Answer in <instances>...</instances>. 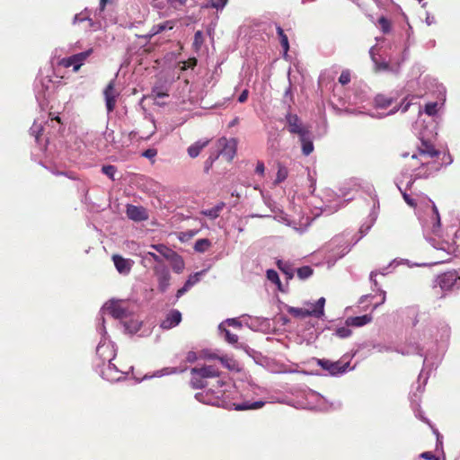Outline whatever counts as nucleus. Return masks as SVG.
<instances>
[{"label": "nucleus", "mask_w": 460, "mask_h": 460, "mask_svg": "<svg viewBox=\"0 0 460 460\" xmlns=\"http://www.w3.org/2000/svg\"><path fill=\"white\" fill-rule=\"evenodd\" d=\"M156 155V151L155 149H147L143 153V155L147 158H152Z\"/></svg>", "instance_id": "50"}, {"label": "nucleus", "mask_w": 460, "mask_h": 460, "mask_svg": "<svg viewBox=\"0 0 460 460\" xmlns=\"http://www.w3.org/2000/svg\"><path fill=\"white\" fill-rule=\"evenodd\" d=\"M208 358H217V359H218V358H219V357L216 356L215 354H209V355L208 356Z\"/></svg>", "instance_id": "60"}, {"label": "nucleus", "mask_w": 460, "mask_h": 460, "mask_svg": "<svg viewBox=\"0 0 460 460\" xmlns=\"http://www.w3.org/2000/svg\"><path fill=\"white\" fill-rule=\"evenodd\" d=\"M112 261L116 270L123 275H127L130 272L133 261L129 259H125L119 254L112 255Z\"/></svg>", "instance_id": "12"}, {"label": "nucleus", "mask_w": 460, "mask_h": 460, "mask_svg": "<svg viewBox=\"0 0 460 460\" xmlns=\"http://www.w3.org/2000/svg\"><path fill=\"white\" fill-rule=\"evenodd\" d=\"M227 322L230 325L241 327V323L235 319H229Z\"/></svg>", "instance_id": "54"}, {"label": "nucleus", "mask_w": 460, "mask_h": 460, "mask_svg": "<svg viewBox=\"0 0 460 460\" xmlns=\"http://www.w3.org/2000/svg\"><path fill=\"white\" fill-rule=\"evenodd\" d=\"M372 321V316L369 314H364L361 316L349 317L346 320L347 326L360 327L369 323Z\"/></svg>", "instance_id": "16"}, {"label": "nucleus", "mask_w": 460, "mask_h": 460, "mask_svg": "<svg viewBox=\"0 0 460 460\" xmlns=\"http://www.w3.org/2000/svg\"><path fill=\"white\" fill-rule=\"evenodd\" d=\"M404 200L411 207H414L416 203L407 194H403Z\"/></svg>", "instance_id": "53"}, {"label": "nucleus", "mask_w": 460, "mask_h": 460, "mask_svg": "<svg viewBox=\"0 0 460 460\" xmlns=\"http://www.w3.org/2000/svg\"><path fill=\"white\" fill-rule=\"evenodd\" d=\"M210 246H211V242L208 239H207V238L199 239L195 243L194 250L199 252H204L208 251V249Z\"/></svg>", "instance_id": "27"}, {"label": "nucleus", "mask_w": 460, "mask_h": 460, "mask_svg": "<svg viewBox=\"0 0 460 460\" xmlns=\"http://www.w3.org/2000/svg\"><path fill=\"white\" fill-rule=\"evenodd\" d=\"M174 25H175V22L172 21V20L165 21L159 24H155L152 27L149 36L150 37L155 36L156 34L163 32L165 30H172L174 27Z\"/></svg>", "instance_id": "18"}, {"label": "nucleus", "mask_w": 460, "mask_h": 460, "mask_svg": "<svg viewBox=\"0 0 460 460\" xmlns=\"http://www.w3.org/2000/svg\"><path fill=\"white\" fill-rule=\"evenodd\" d=\"M167 4L177 9L179 6H183L186 4L187 0H166Z\"/></svg>", "instance_id": "42"}, {"label": "nucleus", "mask_w": 460, "mask_h": 460, "mask_svg": "<svg viewBox=\"0 0 460 460\" xmlns=\"http://www.w3.org/2000/svg\"><path fill=\"white\" fill-rule=\"evenodd\" d=\"M266 276H267V279L271 281L272 283H275V284H280V280H279V274L276 270H268L267 272H266Z\"/></svg>", "instance_id": "35"}, {"label": "nucleus", "mask_w": 460, "mask_h": 460, "mask_svg": "<svg viewBox=\"0 0 460 460\" xmlns=\"http://www.w3.org/2000/svg\"><path fill=\"white\" fill-rule=\"evenodd\" d=\"M379 67L382 68V69H387L388 68V64L387 63H382L379 65Z\"/></svg>", "instance_id": "59"}, {"label": "nucleus", "mask_w": 460, "mask_h": 460, "mask_svg": "<svg viewBox=\"0 0 460 460\" xmlns=\"http://www.w3.org/2000/svg\"><path fill=\"white\" fill-rule=\"evenodd\" d=\"M324 304H325V298L324 297H321V298H319L317 300L315 305H314V308L311 310L312 314H313V316H315V317L319 318L322 315H323Z\"/></svg>", "instance_id": "26"}, {"label": "nucleus", "mask_w": 460, "mask_h": 460, "mask_svg": "<svg viewBox=\"0 0 460 460\" xmlns=\"http://www.w3.org/2000/svg\"><path fill=\"white\" fill-rule=\"evenodd\" d=\"M276 30H277V33L279 38L280 45L284 50V55H287L288 51L289 50V43H288V36L286 35V33L284 32V30L280 26H277Z\"/></svg>", "instance_id": "22"}, {"label": "nucleus", "mask_w": 460, "mask_h": 460, "mask_svg": "<svg viewBox=\"0 0 460 460\" xmlns=\"http://www.w3.org/2000/svg\"><path fill=\"white\" fill-rule=\"evenodd\" d=\"M199 275L200 273H195L194 275H190L187 281L185 282L187 287L190 288L193 285H195L199 280Z\"/></svg>", "instance_id": "40"}, {"label": "nucleus", "mask_w": 460, "mask_h": 460, "mask_svg": "<svg viewBox=\"0 0 460 460\" xmlns=\"http://www.w3.org/2000/svg\"><path fill=\"white\" fill-rule=\"evenodd\" d=\"M190 373L200 375L204 379L211 377H218L220 371L213 366H204L202 367H193Z\"/></svg>", "instance_id": "14"}, {"label": "nucleus", "mask_w": 460, "mask_h": 460, "mask_svg": "<svg viewBox=\"0 0 460 460\" xmlns=\"http://www.w3.org/2000/svg\"><path fill=\"white\" fill-rule=\"evenodd\" d=\"M190 383L194 388H203L207 385L205 379L200 375L195 373H191Z\"/></svg>", "instance_id": "29"}, {"label": "nucleus", "mask_w": 460, "mask_h": 460, "mask_svg": "<svg viewBox=\"0 0 460 460\" xmlns=\"http://www.w3.org/2000/svg\"><path fill=\"white\" fill-rule=\"evenodd\" d=\"M277 265H278V268L284 274L288 275L289 279H291L293 277V270H292L291 266L288 262L283 261L281 260H279L277 261Z\"/></svg>", "instance_id": "32"}, {"label": "nucleus", "mask_w": 460, "mask_h": 460, "mask_svg": "<svg viewBox=\"0 0 460 460\" xmlns=\"http://www.w3.org/2000/svg\"><path fill=\"white\" fill-rule=\"evenodd\" d=\"M109 0H100V12H103Z\"/></svg>", "instance_id": "56"}, {"label": "nucleus", "mask_w": 460, "mask_h": 460, "mask_svg": "<svg viewBox=\"0 0 460 460\" xmlns=\"http://www.w3.org/2000/svg\"><path fill=\"white\" fill-rule=\"evenodd\" d=\"M154 274L157 278L158 288L161 292H165L170 285L171 275L168 268L164 264H157L153 268Z\"/></svg>", "instance_id": "6"}, {"label": "nucleus", "mask_w": 460, "mask_h": 460, "mask_svg": "<svg viewBox=\"0 0 460 460\" xmlns=\"http://www.w3.org/2000/svg\"><path fill=\"white\" fill-rule=\"evenodd\" d=\"M153 93L156 98H164L168 96L167 93L158 90L157 88L153 90Z\"/></svg>", "instance_id": "48"}, {"label": "nucleus", "mask_w": 460, "mask_h": 460, "mask_svg": "<svg viewBox=\"0 0 460 460\" xmlns=\"http://www.w3.org/2000/svg\"><path fill=\"white\" fill-rule=\"evenodd\" d=\"M181 321V314L178 310H172L162 322L161 327L163 329H171L178 325Z\"/></svg>", "instance_id": "13"}, {"label": "nucleus", "mask_w": 460, "mask_h": 460, "mask_svg": "<svg viewBox=\"0 0 460 460\" xmlns=\"http://www.w3.org/2000/svg\"><path fill=\"white\" fill-rule=\"evenodd\" d=\"M209 140H199L195 143H193L191 146H190L187 149L188 155L191 158H196L199 156L200 152L208 145Z\"/></svg>", "instance_id": "15"}, {"label": "nucleus", "mask_w": 460, "mask_h": 460, "mask_svg": "<svg viewBox=\"0 0 460 460\" xmlns=\"http://www.w3.org/2000/svg\"><path fill=\"white\" fill-rule=\"evenodd\" d=\"M186 359L189 361V362H194L196 359H197V355L195 352L193 351H189L188 354H187V357H186Z\"/></svg>", "instance_id": "51"}, {"label": "nucleus", "mask_w": 460, "mask_h": 460, "mask_svg": "<svg viewBox=\"0 0 460 460\" xmlns=\"http://www.w3.org/2000/svg\"><path fill=\"white\" fill-rule=\"evenodd\" d=\"M460 279L457 272L447 271L438 278L439 287L444 290H450L456 285V281Z\"/></svg>", "instance_id": "10"}, {"label": "nucleus", "mask_w": 460, "mask_h": 460, "mask_svg": "<svg viewBox=\"0 0 460 460\" xmlns=\"http://www.w3.org/2000/svg\"><path fill=\"white\" fill-rule=\"evenodd\" d=\"M123 324L126 331L129 333H136L141 327V322L137 319L124 320Z\"/></svg>", "instance_id": "21"}, {"label": "nucleus", "mask_w": 460, "mask_h": 460, "mask_svg": "<svg viewBox=\"0 0 460 460\" xmlns=\"http://www.w3.org/2000/svg\"><path fill=\"white\" fill-rule=\"evenodd\" d=\"M420 457L427 459V460H437L435 455L432 452H423L420 455Z\"/></svg>", "instance_id": "45"}, {"label": "nucleus", "mask_w": 460, "mask_h": 460, "mask_svg": "<svg viewBox=\"0 0 460 460\" xmlns=\"http://www.w3.org/2000/svg\"><path fill=\"white\" fill-rule=\"evenodd\" d=\"M102 172L111 180H114V174L117 172V169L114 165H103L102 167Z\"/></svg>", "instance_id": "33"}, {"label": "nucleus", "mask_w": 460, "mask_h": 460, "mask_svg": "<svg viewBox=\"0 0 460 460\" xmlns=\"http://www.w3.org/2000/svg\"><path fill=\"white\" fill-rule=\"evenodd\" d=\"M288 312L292 316L301 319L306 318L308 316H313L312 311L305 308L289 306L288 308Z\"/></svg>", "instance_id": "19"}, {"label": "nucleus", "mask_w": 460, "mask_h": 460, "mask_svg": "<svg viewBox=\"0 0 460 460\" xmlns=\"http://www.w3.org/2000/svg\"><path fill=\"white\" fill-rule=\"evenodd\" d=\"M265 404L262 401H257L254 402H243L235 405V410L237 411H246V410H257L261 408Z\"/></svg>", "instance_id": "20"}, {"label": "nucleus", "mask_w": 460, "mask_h": 460, "mask_svg": "<svg viewBox=\"0 0 460 460\" xmlns=\"http://www.w3.org/2000/svg\"><path fill=\"white\" fill-rule=\"evenodd\" d=\"M52 119H55V120H57L58 122H59V123H60V118H59L58 116H57V117L53 118Z\"/></svg>", "instance_id": "62"}, {"label": "nucleus", "mask_w": 460, "mask_h": 460, "mask_svg": "<svg viewBox=\"0 0 460 460\" xmlns=\"http://www.w3.org/2000/svg\"><path fill=\"white\" fill-rule=\"evenodd\" d=\"M224 206L225 204L221 202L220 204L217 205L212 208L203 210L201 213L211 219H215L219 217V213L223 209Z\"/></svg>", "instance_id": "24"}, {"label": "nucleus", "mask_w": 460, "mask_h": 460, "mask_svg": "<svg viewBox=\"0 0 460 460\" xmlns=\"http://www.w3.org/2000/svg\"><path fill=\"white\" fill-rule=\"evenodd\" d=\"M217 158V155L216 157H213V156H209L206 161H205V172H208L209 171V169L212 167L215 160Z\"/></svg>", "instance_id": "43"}, {"label": "nucleus", "mask_w": 460, "mask_h": 460, "mask_svg": "<svg viewBox=\"0 0 460 460\" xmlns=\"http://www.w3.org/2000/svg\"><path fill=\"white\" fill-rule=\"evenodd\" d=\"M218 146L221 147L220 154L225 156L228 162L232 161L236 153V141L234 138L227 139L221 137L218 139Z\"/></svg>", "instance_id": "8"}, {"label": "nucleus", "mask_w": 460, "mask_h": 460, "mask_svg": "<svg viewBox=\"0 0 460 460\" xmlns=\"http://www.w3.org/2000/svg\"><path fill=\"white\" fill-rule=\"evenodd\" d=\"M350 82V73L349 70H343L339 77V83L342 85L348 84Z\"/></svg>", "instance_id": "37"}, {"label": "nucleus", "mask_w": 460, "mask_h": 460, "mask_svg": "<svg viewBox=\"0 0 460 460\" xmlns=\"http://www.w3.org/2000/svg\"><path fill=\"white\" fill-rule=\"evenodd\" d=\"M226 341L230 344H235L238 341V336L234 333H232L229 330L224 329Z\"/></svg>", "instance_id": "36"}, {"label": "nucleus", "mask_w": 460, "mask_h": 460, "mask_svg": "<svg viewBox=\"0 0 460 460\" xmlns=\"http://www.w3.org/2000/svg\"><path fill=\"white\" fill-rule=\"evenodd\" d=\"M194 40L195 43H199L202 40V32L200 31L195 32Z\"/></svg>", "instance_id": "52"}, {"label": "nucleus", "mask_w": 460, "mask_h": 460, "mask_svg": "<svg viewBox=\"0 0 460 460\" xmlns=\"http://www.w3.org/2000/svg\"><path fill=\"white\" fill-rule=\"evenodd\" d=\"M374 276H375V274L372 272L370 275V279H371V280H373L375 282V285H376V281L374 280Z\"/></svg>", "instance_id": "61"}, {"label": "nucleus", "mask_w": 460, "mask_h": 460, "mask_svg": "<svg viewBox=\"0 0 460 460\" xmlns=\"http://www.w3.org/2000/svg\"><path fill=\"white\" fill-rule=\"evenodd\" d=\"M376 105L381 109H386L393 103V99L385 95L379 94L375 99Z\"/></svg>", "instance_id": "25"}, {"label": "nucleus", "mask_w": 460, "mask_h": 460, "mask_svg": "<svg viewBox=\"0 0 460 460\" xmlns=\"http://www.w3.org/2000/svg\"><path fill=\"white\" fill-rule=\"evenodd\" d=\"M218 359L221 361V363L226 367V368L233 370L235 368V361L232 358H227L226 356H223L218 358Z\"/></svg>", "instance_id": "34"}, {"label": "nucleus", "mask_w": 460, "mask_h": 460, "mask_svg": "<svg viewBox=\"0 0 460 460\" xmlns=\"http://www.w3.org/2000/svg\"><path fill=\"white\" fill-rule=\"evenodd\" d=\"M316 363L332 376L345 373L349 367V361L343 362V359L333 362L325 358H317Z\"/></svg>", "instance_id": "5"}, {"label": "nucleus", "mask_w": 460, "mask_h": 460, "mask_svg": "<svg viewBox=\"0 0 460 460\" xmlns=\"http://www.w3.org/2000/svg\"><path fill=\"white\" fill-rule=\"evenodd\" d=\"M86 18L82 17L81 14H76L74 18V23L84 22Z\"/></svg>", "instance_id": "55"}, {"label": "nucleus", "mask_w": 460, "mask_h": 460, "mask_svg": "<svg viewBox=\"0 0 460 460\" xmlns=\"http://www.w3.org/2000/svg\"><path fill=\"white\" fill-rule=\"evenodd\" d=\"M336 333L341 338H347L351 335V330L348 327H341L337 329Z\"/></svg>", "instance_id": "39"}, {"label": "nucleus", "mask_w": 460, "mask_h": 460, "mask_svg": "<svg viewBox=\"0 0 460 460\" xmlns=\"http://www.w3.org/2000/svg\"><path fill=\"white\" fill-rule=\"evenodd\" d=\"M217 390L208 389L207 391L198 393L195 395L196 399L205 404L219 405L221 402V398L224 395V391L220 388L225 385V383L221 380H217Z\"/></svg>", "instance_id": "2"}, {"label": "nucleus", "mask_w": 460, "mask_h": 460, "mask_svg": "<svg viewBox=\"0 0 460 460\" xmlns=\"http://www.w3.org/2000/svg\"><path fill=\"white\" fill-rule=\"evenodd\" d=\"M437 107V102H429L425 105V112L429 116L435 115L438 111Z\"/></svg>", "instance_id": "38"}, {"label": "nucleus", "mask_w": 460, "mask_h": 460, "mask_svg": "<svg viewBox=\"0 0 460 460\" xmlns=\"http://www.w3.org/2000/svg\"><path fill=\"white\" fill-rule=\"evenodd\" d=\"M286 119L290 133L297 134L299 137L308 134V130L303 126L297 115L288 113L286 116Z\"/></svg>", "instance_id": "9"}, {"label": "nucleus", "mask_w": 460, "mask_h": 460, "mask_svg": "<svg viewBox=\"0 0 460 460\" xmlns=\"http://www.w3.org/2000/svg\"><path fill=\"white\" fill-rule=\"evenodd\" d=\"M408 106H409V104L405 105V106L403 107V109H402V111H407V109H408Z\"/></svg>", "instance_id": "63"}, {"label": "nucleus", "mask_w": 460, "mask_h": 460, "mask_svg": "<svg viewBox=\"0 0 460 460\" xmlns=\"http://www.w3.org/2000/svg\"><path fill=\"white\" fill-rule=\"evenodd\" d=\"M302 143V152L305 155H309L314 151V144L306 138V136L300 137Z\"/></svg>", "instance_id": "28"}, {"label": "nucleus", "mask_w": 460, "mask_h": 460, "mask_svg": "<svg viewBox=\"0 0 460 460\" xmlns=\"http://www.w3.org/2000/svg\"><path fill=\"white\" fill-rule=\"evenodd\" d=\"M103 95L105 99L107 111L109 113L112 112L116 107L117 97L119 96V93H117L115 89L114 80L109 82V84L103 91Z\"/></svg>", "instance_id": "7"}, {"label": "nucleus", "mask_w": 460, "mask_h": 460, "mask_svg": "<svg viewBox=\"0 0 460 460\" xmlns=\"http://www.w3.org/2000/svg\"><path fill=\"white\" fill-rule=\"evenodd\" d=\"M433 212L436 215V217L438 220V225L439 226L440 225V217H439L438 211V208H436V206H433Z\"/></svg>", "instance_id": "58"}, {"label": "nucleus", "mask_w": 460, "mask_h": 460, "mask_svg": "<svg viewBox=\"0 0 460 460\" xmlns=\"http://www.w3.org/2000/svg\"><path fill=\"white\" fill-rule=\"evenodd\" d=\"M439 155L440 152L430 141L421 138L417 153L411 156L402 155L405 158L402 173L410 178L411 182L418 179H428L441 168Z\"/></svg>", "instance_id": "1"}, {"label": "nucleus", "mask_w": 460, "mask_h": 460, "mask_svg": "<svg viewBox=\"0 0 460 460\" xmlns=\"http://www.w3.org/2000/svg\"><path fill=\"white\" fill-rule=\"evenodd\" d=\"M297 277L300 279H306L309 277H311L314 273L313 269L310 266H303L301 268H298L297 270Z\"/></svg>", "instance_id": "31"}, {"label": "nucleus", "mask_w": 460, "mask_h": 460, "mask_svg": "<svg viewBox=\"0 0 460 460\" xmlns=\"http://www.w3.org/2000/svg\"><path fill=\"white\" fill-rule=\"evenodd\" d=\"M93 52V49H89L85 51L64 58L59 60L58 65L66 68L73 66V71L77 72Z\"/></svg>", "instance_id": "3"}, {"label": "nucleus", "mask_w": 460, "mask_h": 460, "mask_svg": "<svg viewBox=\"0 0 460 460\" xmlns=\"http://www.w3.org/2000/svg\"><path fill=\"white\" fill-rule=\"evenodd\" d=\"M190 289L189 287H187L186 284H184V286L182 288H181L180 289H178L177 293H176V297L177 298H180L183 294H185L188 290Z\"/></svg>", "instance_id": "47"}, {"label": "nucleus", "mask_w": 460, "mask_h": 460, "mask_svg": "<svg viewBox=\"0 0 460 460\" xmlns=\"http://www.w3.org/2000/svg\"><path fill=\"white\" fill-rule=\"evenodd\" d=\"M228 0H211L210 6L215 9H222Z\"/></svg>", "instance_id": "41"}, {"label": "nucleus", "mask_w": 460, "mask_h": 460, "mask_svg": "<svg viewBox=\"0 0 460 460\" xmlns=\"http://www.w3.org/2000/svg\"><path fill=\"white\" fill-rule=\"evenodd\" d=\"M247 98H248V91L243 90L238 97V102L243 103V102H246Z\"/></svg>", "instance_id": "49"}, {"label": "nucleus", "mask_w": 460, "mask_h": 460, "mask_svg": "<svg viewBox=\"0 0 460 460\" xmlns=\"http://www.w3.org/2000/svg\"><path fill=\"white\" fill-rule=\"evenodd\" d=\"M126 214L129 219L136 222L144 221L148 218L146 209L139 206L128 205Z\"/></svg>", "instance_id": "11"}, {"label": "nucleus", "mask_w": 460, "mask_h": 460, "mask_svg": "<svg viewBox=\"0 0 460 460\" xmlns=\"http://www.w3.org/2000/svg\"><path fill=\"white\" fill-rule=\"evenodd\" d=\"M147 256H150L155 261L157 262V264H164L161 257L158 254L152 252H148Z\"/></svg>", "instance_id": "44"}, {"label": "nucleus", "mask_w": 460, "mask_h": 460, "mask_svg": "<svg viewBox=\"0 0 460 460\" xmlns=\"http://www.w3.org/2000/svg\"><path fill=\"white\" fill-rule=\"evenodd\" d=\"M104 310L115 319L124 320L128 315L127 303L122 300H110L105 304Z\"/></svg>", "instance_id": "4"}, {"label": "nucleus", "mask_w": 460, "mask_h": 460, "mask_svg": "<svg viewBox=\"0 0 460 460\" xmlns=\"http://www.w3.org/2000/svg\"><path fill=\"white\" fill-rule=\"evenodd\" d=\"M168 261H170L172 269L174 272L181 273L183 271L185 266L183 259L176 252Z\"/></svg>", "instance_id": "17"}, {"label": "nucleus", "mask_w": 460, "mask_h": 460, "mask_svg": "<svg viewBox=\"0 0 460 460\" xmlns=\"http://www.w3.org/2000/svg\"><path fill=\"white\" fill-rule=\"evenodd\" d=\"M152 248H154L157 252H159L164 258L167 261L173 255L175 252L171 248L167 247L164 244H153Z\"/></svg>", "instance_id": "23"}, {"label": "nucleus", "mask_w": 460, "mask_h": 460, "mask_svg": "<svg viewBox=\"0 0 460 460\" xmlns=\"http://www.w3.org/2000/svg\"><path fill=\"white\" fill-rule=\"evenodd\" d=\"M264 170H265V166H264V164L262 162H258L257 164H256V169H255V172L261 175H262L264 173Z\"/></svg>", "instance_id": "46"}, {"label": "nucleus", "mask_w": 460, "mask_h": 460, "mask_svg": "<svg viewBox=\"0 0 460 460\" xmlns=\"http://www.w3.org/2000/svg\"><path fill=\"white\" fill-rule=\"evenodd\" d=\"M380 22H386V20L385 18H381Z\"/></svg>", "instance_id": "64"}, {"label": "nucleus", "mask_w": 460, "mask_h": 460, "mask_svg": "<svg viewBox=\"0 0 460 460\" xmlns=\"http://www.w3.org/2000/svg\"><path fill=\"white\" fill-rule=\"evenodd\" d=\"M197 65V59L196 58H190L188 60V66L189 67H194Z\"/></svg>", "instance_id": "57"}, {"label": "nucleus", "mask_w": 460, "mask_h": 460, "mask_svg": "<svg viewBox=\"0 0 460 460\" xmlns=\"http://www.w3.org/2000/svg\"><path fill=\"white\" fill-rule=\"evenodd\" d=\"M288 171L287 167L279 164L275 183L279 184V183L284 181L288 178Z\"/></svg>", "instance_id": "30"}]
</instances>
